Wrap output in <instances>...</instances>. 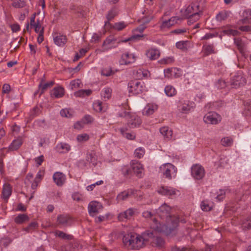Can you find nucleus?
Masks as SVG:
<instances>
[{
	"instance_id": "864d4df0",
	"label": "nucleus",
	"mask_w": 251,
	"mask_h": 251,
	"mask_svg": "<svg viewBox=\"0 0 251 251\" xmlns=\"http://www.w3.org/2000/svg\"><path fill=\"white\" fill-rule=\"evenodd\" d=\"M187 43V41L178 42L176 43V47L177 48L181 49V50L185 49H186V45Z\"/></svg>"
},
{
	"instance_id": "b1692460",
	"label": "nucleus",
	"mask_w": 251,
	"mask_h": 251,
	"mask_svg": "<svg viewBox=\"0 0 251 251\" xmlns=\"http://www.w3.org/2000/svg\"><path fill=\"white\" fill-rule=\"evenodd\" d=\"M65 90L62 87H55L51 95L56 98H61L64 95Z\"/></svg>"
},
{
	"instance_id": "6e6d98bb",
	"label": "nucleus",
	"mask_w": 251,
	"mask_h": 251,
	"mask_svg": "<svg viewBox=\"0 0 251 251\" xmlns=\"http://www.w3.org/2000/svg\"><path fill=\"white\" fill-rule=\"evenodd\" d=\"M81 82L79 79L74 80L71 81L70 85L72 86V88H79L80 87Z\"/></svg>"
},
{
	"instance_id": "8fccbe9b",
	"label": "nucleus",
	"mask_w": 251,
	"mask_h": 251,
	"mask_svg": "<svg viewBox=\"0 0 251 251\" xmlns=\"http://www.w3.org/2000/svg\"><path fill=\"white\" fill-rule=\"evenodd\" d=\"M84 124H91L93 121L94 119L89 115H86L82 119Z\"/></svg>"
},
{
	"instance_id": "f03ea898",
	"label": "nucleus",
	"mask_w": 251,
	"mask_h": 251,
	"mask_svg": "<svg viewBox=\"0 0 251 251\" xmlns=\"http://www.w3.org/2000/svg\"><path fill=\"white\" fill-rule=\"evenodd\" d=\"M171 210V208L166 203L159 207L157 213L161 219H165L166 224H161L158 223L156 218H153L152 221L155 225L153 228L156 231L169 235L176 228L179 220L177 217L170 214Z\"/></svg>"
},
{
	"instance_id": "f704fd0d",
	"label": "nucleus",
	"mask_w": 251,
	"mask_h": 251,
	"mask_svg": "<svg viewBox=\"0 0 251 251\" xmlns=\"http://www.w3.org/2000/svg\"><path fill=\"white\" fill-rule=\"evenodd\" d=\"M87 160L94 165L97 164V159L95 154L92 153H88L87 155Z\"/></svg>"
},
{
	"instance_id": "3c124183",
	"label": "nucleus",
	"mask_w": 251,
	"mask_h": 251,
	"mask_svg": "<svg viewBox=\"0 0 251 251\" xmlns=\"http://www.w3.org/2000/svg\"><path fill=\"white\" fill-rule=\"evenodd\" d=\"M112 90L110 88H106L104 89L103 97L105 99H109L111 96Z\"/></svg>"
},
{
	"instance_id": "2f4dec72",
	"label": "nucleus",
	"mask_w": 251,
	"mask_h": 251,
	"mask_svg": "<svg viewBox=\"0 0 251 251\" xmlns=\"http://www.w3.org/2000/svg\"><path fill=\"white\" fill-rule=\"evenodd\" d=\"M165 92L169 97L174 96L176 94L175 88L172 86H167L165 88Z\"/></svg>"
},
{
	"instance_id": "c9c22d12",
	"label": "nucleus",
	"mask_w": 251,
	"mask_h": 251,
	"mask_svg": "<svg viewBox=\"0 0 251 251\" xmlns=\"http://www.w3.org/2000/svg\"><path fill=\"white\" fill-rule=\"evenodd\" d=\"M143 37V35H134L131 36V37L125 39V40H119L118 41V43H120L121 42L126 43V42H129V41H134L136 40H139L141 38H142Z\"/></svg>"
},
{
	"instance_id": "cd10ccee",
	"label": "nucleus",
	"mask_w": 251,
	"mask_h": 251,
	"mask_svg": "<svg viewBox=\"0 0 251 251\" xmlns=\"http://www.w3.org/2000/svg\"><path fill=\"white\" fill-rule=\"evenodd\" d=\"M203 51L204 56H207L214 53V46L213 45L203 46Z\"/></svg>"
},
{
	"instance_id": "f257e3e1",
	"label": "nucleus",
	"mask_w": 251,
	"mask_h": 251,
	"mask_svg": "<svg viewBox=\"0 0 251 251\" xmlns=\"http://www.w3.org/2000/svg\"><path fill=\"white\" fill-rule=\"evenodd\" d=\"M123 242L129 249L139 250L147 244L159 249L165 246V240L161 237L155 236L153 231L149 230L143 233L141 235L134 233L126 234L123 238Z\"/></svg>"
},
{
	"instance_id": "aec40b11",
	"label": "nucleus",
	"mask_w": 251,
	"mask_h": 251,
	"mask_svg": "<svg viewBox=\"0 0 251 251\" xmlns=\"http://www.w3.org/2000/svg\"><path fill=\"white\" fill-rule=\"evenodd\" d=\"M180 18L178 17H173L169 20L164 21L162 23L161 27V28L169 27L176 23L177 21Z\"/></svg>"
},
{
	"instance_id": "a211bd4d",
	"label": "nucleus",
	"mask_w": 251,
	"mask_h": 251,
	"mask_svg": "<svg viewBox=\"0 0 251 251\" xmlns=\"http://www.w3.org/2000/svg\"><path fill=\"white\" fill-rule=\"evenodd\" d=\"M29 218L26 214H20L14 218V222L17 224H22L29 221Z\"/></svg>"
},
{
	"instance_id": "79ce46f5",
	"label": "nucleus",
	"mask_w": 251,
	"mask_h": 251,
	"mask_svg": "<svg viewBox=\"0 0 251 251\" xmlns=\"http://www.w3.org/2000/svg\"><path fill=\"white\" fill-rule=\"evenodd\" d=\"M25 5V3L24 1L21 0H15L12 3V6L16 8H22Z\"/></svg>"
},
{
	"instance_id": "0e129e2a",
	"label": "nucleus",
	"mask_w": 251,
	"mask_h": 251,
	"mask_svg": "<svg viewBox=\"0 0 251 251\" xmlns=\"http://www.w3.org/2000/svg\"><path fill=\"white\" fill-rule=\"evenodd\" d=\"M218 87L220 89H223L226 86V83L224 80L219 79L217 82Z\"/></svg>"
},
{
	"instance_id": "9d476101",
	"label": "nucleus",
	"mask_w": 251,
	"mask_h": 251,
	"mask_svg": "<svg viewBox=\"0 0 251 251\" xmlns=\"http://www.w3.org/2000/svg\"><path fill=\"white\" fill-rule=\"evenodd\" d=\"M131 166L134 173L138 177H141L144 170L143 165L139 161L134 160L132 162Z\"/></svg>"
},
{
	"instance_id": "774afa93",
	"label": "nucleus",
	"mask_w": 251,
	"mask_h": 251,
	"mask_svg": "<svg viewBox=\"0 0 251 251\" xmlns=\"http://www.w3.org/2000/svg\"><path fill=\"white\" fill-rule=\"evenodd\" d=\"M122 171L123 174L125 176H128L131 173V171H130V169H129L126 167H123L122 169Z\"/></svg>"
},
{
	"instance_id": "c756f323",
	"label": "nucleus",
	"mask_w": 251,
	"mask_h": 251,
	"mask_svg": "<svg viewBox=\"0 0 251 251\" xmlns=\"http://www.w3.org/2000/svg\"><path fill=\"white\" fill-rule=\"evenodd\" d=\"M160 132L166 138L169 139L172 135V131L169 130L168 127H162L160 128Z\"/></svg>"
},
{
	"instance_id": "39448f33",
	"label": "nucleus",
	"mask_w": 251,
	"mask_h": 251,
	"mask_svg": "<svg viewBox=\"0 0 251 251\" xmlns=\"http://www.w3.org/2000/svg\"><path fill=\"white\" fill-rule=\"evenodd\" d=\"M128 86L129 92L135 95L142 93L145 88L144 83L141 82L137 79L130 81L128 84Z\"/></svg>"
},
{
	"instance_id": "5701e85b",
	"label": "nucleus",
	"mask_w": 251,
	"mask_h": 251,
	"mask_svg": "<svg viewBox=\"0 0 251 251\" xmlns=\"http://www.w3.org/2000/svg\"><path fill=\"white\" fill-rule=\"evenodd\" d=\"M56 149L58 152L63 153L69 151L71 150V147L68 144L61 143L57 145Z\"/></svg>"
},
{
	"instance_id": "1a4fd4ad",
	"label": "nucleus",
	"mask_w": 251,
	"mask_h": 251,
	"mask_svg": "<svg viewBox=\"0 0 251 251\" xmlns=\"http://www.w3.org/2000/svg\"><path fill=\"white\" fill-rule=\"evenodd\" d=\"M102 207V206L100 203L97 201H92L88 205V210L89 214L94 216L97 214L99 212V209Z\"/></svg>"
},
{
	"instance_id": "13d9d810",
	"label": "nucleus",
	"mask_w": 251,
	"mask_h": 251,
	"mask_svg": "<svg viewBox=\"0 0 251 251\" xmlns=\"http://www.w3.org/2000/svg\"><path fill=\"white\" fill-rule=\"evenodd\" d=\"M34 160L37 165V166L38 167L40 166L42 164V163L44 162V157L43 155H41L38 157H36L34 159Z\"/></svg>"
},
{
	"instance_id": "680f3d73",
	"label": "nucleus",
	"mask_w": 251,
	"mask_h": 251,
	"mask_svg": "<svg viewBox=\"0 0 251 251\" xmlns=\"http://www.w3.org/2000/svg\"><path fill=\"white\" fill-rule=\"evenodd\" d=\"M142 216L146 219H152L153 214L151 211H146L143 212Z\"/></svg>"
},
{
	"instance_id": "f3484780",
	"label": "nucleus",
	"mask_w": 251,
	"mask_h": 251,
	"mask_svg": "<svg viewBox=\"0 0 251 251\" xmlns=\"http://www.w3.org/2000/svg\"><path fill=\"white\" fill-rule=\"evenodd\" d=\"M23 140L21 137H18L14 140L9 147V150L14 151L17 150L22 145Z\"/></svg>"
},
{
	"instance_id": "e2e57ef3",
	"label": "nucleus",
	"mask_w": 251,
	"mask_h": 251,
	"mask_svg": "<svg viewBox=\"0 0 251 251\" xmlns=\"http://www.w3.org/2000/svg\"><path fill=\"white\" fill-rule=\"evenodd\" d=\"M84 124L82 120L81 121H78L74 124V128L77 129H81L83 127Z\"/></svg>"
},
{
	"instance_id": "a18cd8bd",
	"label": "nucleus",
	"mask_w": 251,
	"mask_h": 251,
	"mask_svg": "<svg viewBox=\"0 0 251 251\" xmlns=\"http://www.w3.org/2000/svg\"><path fill=\"white\" fill-rule=\"evenodd\" d=\"M117 15L116 11L115 9L113 8L111 9L108 13L106 18L108 21H110L113 19Z\"/></svg>"
},
{
	"instance_id": "4d7b16f0",
	"label": "nucleus",
	"mask_w": 251,
	"mask_h": 251,
	"mask_svg": "<svg viewBox=\"0 0 251 251\" xmlns=\"http://www.w3.org/2000/svg\"><path fill=\"white\" fill-rule=\"evenodd\" d=\"M116 41V39L112 37H108L106 38V39L103 42V46H105L106 45H109L113 42H115Z\"/></svg>"
},
{
	"instance_id": "6e6552de",
	"label": "nucleus",
	"mask_w": 251,
	"mask_h": 251,
	"mask_svg": "<svg viewBox=\"0 0 251 251\" xmlns=\"http://www.w3.org/2000/svg\"><path fill=\"white\" fill-rule=\"evenodd\" d=\"M191 173L195 178L201 179L204 176V170L201 166L195 165L192 167Z\"/></svg>"
},
{
	"instance_id": "de8ad7c7",
	"label": "nucleus",
	"mask_w": 251,
	"mask_h": 251,
	"mask_svg": "<svg viewBox=\"0 0 251 251\" xmlns=\"http://www.w3.org/2000/svg\"><path fill=\"white\" fill-rule=\"evenodd\" d=\"M201 208L203 211H210L212 209V207L209 205L207 202L204 201L201 202Z\"/></svg>"
},
{
	"instance_id": "72a5a7b5",
	"label": "nucleus",
	"mask_w": 251,
	"mask_h": 251,
	"mask_svg": "<svg viewBox=\"0 0 251 251\" xmlns=\"http://www.w3.org/2000/svg\"><path fill=\"white\" fill-rule=\"evenodd\" d=\"M245 78L241 76H237L236 79H233L232 84L235 86H240L241 85L245 83Z\"/></svg>"
},
{
	"instance_id": "bf43d9fd",
	"label": "nucleus",
	"mask_w": 251,
	"mask_h": 251,
	"mask_svg": "<svg viewBox=\"0 0 251 251\" xmlns=\"http://www.w3.org/2000/svg\"><path fill=\"white\" fill-rule=\"evenodd\" d=\"M44 27H42L41 29L37 38V42L39 44H41L44 41Z\"/></svg>"
},
{
	"instance_id": "7c9ffc66",
	"label": "nucleus",
	"mask_w": 251,
	"mask_h": 251,
	"mask_svg": "<svg viewBox=\"0 0 251 251\" xmlns=\"http://www.w3.org/2000/svg\"><path fill=\"white\" fill-rule=\"evenodd\" d=\"M54 84V82L53 81H51L49 83H46L44 84V85H43V84L42 83H40V84L39 85V87H38L39 90L41 89V92H40V95H41L42 94H43L44 93L45 91L48 88L52 87Z\"/></svg>"
},
{
	"instance_id": "2eb2a0df",
	"label": "nucleus",
	"mask_w": 251,
	"mask_h": 251,
	"mask_svg": "<svg viewBox=\"0 0 251 251\" xmlns=\"http://www.w3.org/2000/svg\"><path fill=\"white\" fill-rule=\"evenodd\" d=\"M159 50L156 49H151L146 52L147 57L151 60L157 59L160 56Z\"/></svg>"
},
{
	"instance_id": "603ef678",
	"label": "nucleus",
	"mask_w": 251,
	"mask_h": 251,
	"mask_svg": "<svg viewBox=\"0 0 251 251\" xmlns=\"http://www.w3.org/2000/svg\"><path fill=\"white\" fill-rule=\"evenodd\" d=\"M60 114L62 117L70 118L72 116L69 111L67 109H62L60 111Z\"/></svg>"
},
{
	"instance_id": "37998d69",
	"label": "nucleus",
	"mask_w": 251,
	"mask_h": 251,
	"mask_svg": "<svg viewBox=\"0 0 251 251\" xmlns=\"http://www.w3.org/2000/svg\"><path fill=\"white\" fill-rule=\"evenodd\" d=\"M134 153L137 157L141 158L144 156L145 151L142 148L139 147L135 150Z\"/></svg>"
},
{
	"instance_id": "49530a36",
	"label": "nucleus",
	"mask_w": 251,
	"mask_h": 251,
	"mask_svg": "<svg viewBox=\"0 0 251 251\" xmlns=\"http://www.w3.org/2000/svg\"><path fill=\"white\" fill-rule=\"evenodd\" d=\"M89 136L86 133L79 134L77 137V140L78 142H83L88 140Z\"/></svg>"
},
{
	"instance_id": "5fc2aeb1",
	"label": "nucleus",
	"mask_w": 251,
	"mask_h": 251,
	"mask_svg": "<svg viewBox=\"0 0 251 251\" xmlns=\"http://www.w3.org/2000/svg\"><path fill=\"white\" fill-rule=\"evenodd\" d=\"M112 73L111 68H105L101 71V75L106 76H110Z\"/></svg>"
},
{
	"instance_id": "dca6fc26",
	"label": "nucleus",
	"mask_w": 251,
	"mask_h": 251,
	"mask_svg": "<svg viewBox=\"0 0 251 251\" xmlns=\"http://www.w3.org/2000/svg\"><path fill=\"white\" fill-rule=\"evenodd\" d=\"M157 192L162 195L172 196L176 195V191L173 189H170L168 187L162 186L158 190Z\"/></svg>"
},
{
	"instance_id": "20e7f679",
	"label": "nucleus",
	"mask_w": 251,
	"mask_h": 251,
	"mask_svg": "<svg viewBox=\"0 0 251 251\" xmlns=\"http://www.w3.org/2000/svg\"><path fill=\"white\" fill-rule=\"evenodd\" d=\"M202 10L203 8L200 6L197 2H195L187 7L185 11V15L186 16H193L194 21H198Z\"/></svg>"
},
{
	"instance_id": "58836bf2",
	"label": "nucleus",
	"mask_w": 251,
	"mask_h": 251,
	"mask_svg": "<svg viewBox=\"0 0 251 251\" xmlns=\"http://www.w3.org/2000/svg\"><path fill=\"white\" fill-rule=\"evenodd\" d=\"M132 194L133 192L131 190L130 191H128L127 192H123L118 196V198L124 201Z\"/></svg>"
},
{
	"instance_id": "473e14b6",
	"label": "nucleus",
	"mask_w": 251,
	"mask_h": 251,
	"mask_svg": "<svg viewBox=\"0 0 251 251\" xmlns=\"http://www.w3.org/2000/svg\"><path fill=\"white\" fill-rule=\"evenodd\" d=\"M221 144L225 147L231 146L233 143V139L229 137H224L221 139Z\"/></svg>"
},
{
	"instance_id": "412c9836",
	"label": "nucleus",
	"mask_w": 251,
	"mask_h": 251,
	"mask_svg": "<svg viewBox=\"0 0 251 251\" xmlns=\"http://www.w3.org/2000/svg\"><path fill=\"white\" fill-rule=\"evenodd\" d=\"M121 134L124 137H125L128 140H133L136 138L135 134L133 133H128L126 131L128 130L127 127H122L119 129Z\"/></svg>"
},
{
	"instance_id": "ddd939ff",
	"label": "nucleus",
	"mask_w": 251,
	"mask_h": 251,
	"mask_svg": "<svg viewBox=\"0 0 251 251\" xmlns=\"http://www.w3.org/2000/svg\"><path fill=\"white\" fill-rule=\"evenodd\" d=\"M135 61L134 56L128 53L123 54L120 61L121 65H127Z\"/></svg>"
},
{
	"instance_id": "338daca9",
	"label": "nucleus",
	"mask_w": 251,
	"mask_h": 251,
	"mask_svg": "<svg viewBox=\"0 0 251 251\" xmlns=\"http://www.w3.org/2000/svg\"><path fill=\"white\" fill-rule=\"evenodd\" d=\"M239 29L242 31L249 32V31H251V26H250V25L241 26L239 27Z\"/></svg>"
},
{
	"instance_id": "c03bdc74",
	"label": "nucleus",
	"mask_w": 251,
	"mask_h": 251,
	"mask_svg": "<svg viewBox=\"0 0 251 251\" xmlns=\"http://www.w3.org/2000/svg\"><path fill=\"white\" fill-rule=\"evenodd\" d=\"M40 114V109L38 107H35L30 112L29 118L31 120L35 116L38 115Z\"/></svg>"
},
{
	"instance_id": "ea45409f",
	"label": "nucleus",
	"mask_w": 251,
	"mask_h": 251,
	"mask_svg": "<svg viewBox=\"0 0 251 251\" xmlns=\"http://www.w3.org/2000/svg\"><path fill=\"white\" fill-rule=\"evenodd\" d=\"M127 25L124 22L116 23L113 26V28L118 31L123 30L126 26Z\"/></svg>"
},
{
	"instance_id": "6ab92c4d",
	"label": "nucleus",
	"mask_w": 251,
	"mask_h": 251,
	"mask_svg": "<svg viewBox=\"0 0 251 251\" xmlns=\"http://www.w3.org/2000/svg\"><path fill=\"white\" fill-rule=\"evenodd\" d=\"M53 40L56 45L61 47L66 43L67 38L65 35H59L54 37Z\"/></svg>"
},
{
	"instance_id": "a878e982",
	"label": "nucleus",
	"mask_w": 251,
	"mask_h": 251,
	"mask_svg": "<svg viewBox=\"0 0 251 251\" xmlns=\"http://www.w3.org/2000/svg\"><path fill=\"white\" fill-rule=\"evenodd\" d=\"M92 91L90 90H79L74 93V95L76 97H84L85 96H90L92 94Z\"/></svg>"
},
{
	"instance_id": "4468645a",
	"label": "nucleus",
	"mask_w": 251,
	"mask_h": 251,
	"mask_svg": "<svg viewBox=\"0 0 251 251\" xmlns=\"http://www.w3.org/2000/svg\"><path fill=\"white\" fill-rule=\"evenodd\" d=\"M72 221L71 217L67 215H59L57 218V222L58 224L67 226L70 224Z\"/></svg>"
},
{
	"instance_id": "052dcab7",
	"label": "nucleus",
	"mask_w": 251,
	"mask_h": 251,
	"mask_svg": "<svg viewBox=\"0 0 251 251\" xmlns=\"http://www.w3.org/2000/svg\"><path fill=\"white\" fill-rule=\"evenodd\" d=\"M72 198L74 201H82L81 195L78 193H75L72 195Z\"/></svg>"
},
{
	"instance_id": "0eeeda50",
	"label": "nucleus",
	"mask_w": 251,
	"mask_h": 251,
	"mask_svg": "<svg viewBox=\"0 0 251 251\" xmlns=\"http://www.w3.org/2000/svg\"><path fill=\"white\" fill-rule=\"evenodd\" d=\"M203 121L205 123L215 125L221 121V117L215 112H210L204 116Z\"/></svg>"
},
{
	"instance_id": "7ed1b4c3",
	"label": "nucleus",
	"mask_w": 251,
	"mask_h": 251,
	"mask_svg": "<svg viewBox=\"0 0 251 251\" xmlns=\"http://www.w3.org/2000/svg\"><path fill=\"white\" fill-rule=\"evenodd\" d=\"M120 117H127V125L130 128L139 127L142 123L141 118L135 114H131L125 111L124 113L119 114Z\"/></svg>"
},
{
	"instance_id": "69168bd1",
	"label": "nucleus",
	"mask_w": 251,
	"mask_h": 251,
	"mask_svg": "<svg viewBox=\"0 0 251 251\" xmlns=\"http://www.w3.org/2000/svg\"><path fill=\"white\" fill-rule=\"evenodd\" d=\"M10 91V86L8 84H5L2 87V93L8 94Z\"/></svg>"
},
{
	"instance_id": "423d86ee",
	"label": "nucleus",
	"mask_w": 251,
	"mask_h": 251,
	"mask_svg": "<svg viewBox=\"0 0 251 251\" xmlns=\"http://www.w3.org/2000/svg\"><path fill=\"white\" fill-rule=\"evenodd\" d=\"M159 169L163 176L168 179H171L172 174L177 172L176 168L172 164L169 163L162 165Z\"/></svg>"
},
{
	"instance_id": "f8f14e48",
	"label": "nucleus",
	"mask_w": 251,
	"mask_h": 251,
	"mask_svg": "<svg viewBox=\"0 0 251 251\" xmlns=\"http://www.w3.org/2000/svg\"><path fill=\"white\" fill-rule=\"evenodd\" d=\"M53 178L56 184L59 186L63 185L65 181V176L61 172H56L54 174Z\"/></svg>"
},
{
	"instance_id": "e433bc0d",
	"label": "nucleus",
	"mask_w": 251,
	"mask_h": 251,
	"mask_svg": "<svg viewBox=\"0 0 251 251\" xmlns=\"http://www.w3.org/2000/svg\"><path fill=\"white\" fill-rule=\"evenodd\" d=\"M242 226L244 229L251 228V217H248L243 221Z\"/></svg>"
},
{
	"instance_id": "c85d7f7f",
	"label": "nucleus",
	"mask_w": 251,
	"mask_h": 251,
	"mask_svg": "<svg viewBox=\"0 0 251 251\" xmlns=\"http://www.w3.org/2000/svg\"><path fill=\"white\" fill-rule=\"evenodd\" d=\"M228 17V12L227 11L224 10L220 12L216 16V20L218 21L221 22L226 20Z\"/></svg>"
},
{
	"instance_id": "4c0bfd02",
	"label": "nucleus",
	"mask_w": 251,
	"mask_h": 251,
	"mask_svg": "<svg viewBox=\"0 0 251 251\" xmlns=\"http://www.w3.org/2000/svg\"><path fill=\"white\" fill-rule=\"evenodd\" d=\"M37 226V223L33 222L30 223L27 227L24 228V230L27 232H29L35 229Z\"/></svg>"
},
{
	"instance_id": "09e8293b",
	"label": "nucleus",
	"mask_w": 251,
	"mask_h": 251,
	"mask_svg": "<svg viewBox=\"0 0 251 251\" xmlns=\"http://www.w3.org/2000/svg\"><path fill=\"white\" fill-rule=\"evenodd\" d=\"M56 235L58 237L64 239H70L71 236L70 235H68L63 231H57L56 232Z\"/></svg>"
},
{
	"instance_id": "bb28decb",
	"label": "nucleus",
	"mask_w": 251,
	"mask_h": 251,
	"mask_svg": "<svg viewBox=\"0 0 251 251\" xmlns=\"http://www.w3.org/2000/svg\"><path fill=\"white\" fill-rule=\"evenodd\" d=\"M234 41L235 44L240 51H243L245 47V44L242 40L240 38H235Z\"/></svg>"
},
{
	"instance_id": "9b49d317",
	"label": "nucleus",
	"mask_w": 251,
	"mask_h": 251,
	"mask_svg": "<svg viewBox=\"0 0 251 251\" xmlns=\"http://www.w3.org/2000/svg\"><path fill=\"white\" fill-rule=\"evenodd\" d=\"M12 193V188L9 184L5 183L4 184L2 190L1 197L2 199L7 202L9 197Z\"/></svg>"
},
{
	"instance_id": "4be33fe9",
	"label": "nucleus",
	"mask_w": 251,
	"mask_h": 251,
	"mask_svg": "<svg viewBox=\"0 0 251 251\" xmlns=\"http://www.w3.org/2000/svg\"><path fill=\"white\" fill-rule=\"evenodd\" d=\"M158 108V106L155 104H149L145 108L143 114L146 115H150L152 114Z\"/></svg>"
},
{
	"instance_id": "a19ab883",
	"label": "nucleus",
	"mask_w": 251,
	"mask_h": 251,
	"mask_svg": "<svg viewBox=\"0 0 251 251\" xmlns=\"http://www.w3.org/2000/svg\"><path fill=\"white\" fill-rule=\"evenodd\" d=\"M102 102L100 101H96L94 104H93V108L94 109L98 112H102Z\"/></svg>"
},
{
	"instance_id": "393cba45",
	"label": "nucleus",
	"mask_w": 251,
	"mask_h": 251,
	"mask_svg": "<svg viewBox=\"0 0 251 251\" xmlns=\"http://www.w3.org/2000/svg\"><path fill=\"white\" fill-rule=\"evenodd\" d=\"M149 74L150 72L147 70L143 71L141 69H139L137 71L135 76L136 78V79L138 80L147 77Z\"/></svg>"
}]
</instances>
